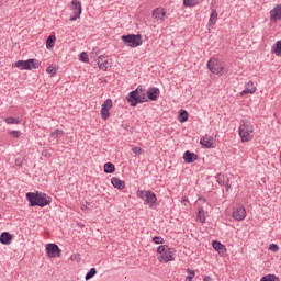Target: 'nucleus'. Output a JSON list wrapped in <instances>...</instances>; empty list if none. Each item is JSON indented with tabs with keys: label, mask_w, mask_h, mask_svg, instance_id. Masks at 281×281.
Masks as SVG:
<instances>
[{
	"label": "nucleus",
	"mask_w": 281,
	"mask_h": 281,
	"mask_svg": "<svg viewBox=\"0 0 281 281\" xmlns=\"http://www.w3.org/2000/svg\"><path fill=\"white\" fill-rule=\"evenodd\" d=\"M212 247L215 249V251H218L221 256H225L227 249L225 248V245L221 244V241H212Z\"/></svg>",
	"instance_id": "16"
},
{
	"label": "nucleus",
	"mask_w": 281,
	"mask_h": 281,
	"mask_svg": "<svg viewBox=\"0 0 281 281\" xmlns=\"http://www.w3.org/2000/svg\"><path fill=\"white\" fill-rule=\"evenodd\" d=\"M56 45V35H49L46 40V47L47 49H52Z\"/></svg>",
	"instance_id": "24"
},
{
	"label": "nucleus",
	"mask_w": 281,
	"mask_h": 281,
	"mask_svg": "<svg viewBox=\"0 0 281 281\" xmlns=\"http://www.w3.org/2000/svg\"><path fill=\"white\" fill-rule=\"evenodd\" d=\"M256 91V86H254V81H249L246 86V88L240 92L241 98L250 93L254 95V92Z\"/></svg>",
	"instance_id": "17"
},
{
	"label": "nucleus",
	"mask_w": 281,
	"mask_h": 281,
	"mask_svg": "<svg viewBox=\"0 0 281 281\" xmlns=\"http://www.w3.org/2000/svg\"><path fill=\"white\" fill-rule=\"evenodd\" d=\"M168 249H170L167 245H162V246H158L157 247V254H164L166 251H168Z\"/></svg>",
	"instance_id": "34"
},
{
	"label": "nucleus",
	"mask_w": 281,
	"mask_h": 281,
	"mask_svg": "<svg viewBox=\"0 0 281 281\" xmlns=\"http://www.w3.org/2000/svg\"><path fill=\"white\" fill-rule=\"evenodd\" d=\"M183 159L186 164H194V161L199 159V156L194 153H191L190 150H187L183 155Z\"/></svg>",
	"instance_id": "15"
},
{
	"label": "nucleus",
	"mask_w": 281,
	"mask_h": 281,
	"mask_svg": "<svg viewBox=\"0 0 281 281\" xmlns=\"http://www.w3.org/2000/svg\"><path fill=\"white\" fill-rule=\"evenodd\" d=\"M279 249H280V247H278L277 244H270V245H269V250H270V251L276 252V251H279Z\"/></svg>",
	"instance_id": "40"
},
{
	"label": "nucleus",
	"mask_w": 281,
	"mask_h": 281,
	"mask_svg": "<svg viewBox=\"0 0 281 281\" xmlns=\"http://www.w3.org/2000/svg\"><path fill=\"white\" fill-rule=\"evenodd\" d=\"M113 108V101L111 99H106L102 106H101V117L102 120H109L111 113L109 112L110 109Z\"/></svg>",
	"instance_id": "10"
},
{
	"label": "nucleus",
	"mask_w": 281,
	"mask_h": 281,
	"mask_svg": "<svg viewBox=\"0 0 281 281\" xmlns=\"http://www.w3.org/2000/svg\"><path fill=\"white\" fill-rule=\"evenodd\" d=\"M38 61L35 59H27V60H18L14 64V67L22 70H32V69H38Z\"/></svg>",
	"instance_id": "6"
},
{
	"label": "nucleus",
	"mask_w": 281,
	"mask_h": 281,
	"mask_svg": "<svg viewBox=\"0 0 281 281\" xmlns=\"http://www.w3.org/2000/svg\"><path fill=\"white\" fill-rule=\"evenodd\" d=\"M95 273H98V270H95V268H91V269L87 272V274H86V277H85V280H87V281L91 280V278H93V277L95 276Z\"/></svg>",
	"instance_id": "30"
},
{
	"label": "nucleus",
	"mask_w": 281,
	"mask_h": 281,
	"mask_svg": "<svg viewBox=\"0 0 281 281\" xmlns=\"http://www.w3.org/2000/svg\"><path fill=\"white\" fill-rule=\"evenodd\" d=\"M15 166H21V160L16 159L15 160Z\"/></svg>",
	"instance_id": "44"
},
{
	"label": "nucleus",
	"mask_w": 281,
	"mask_h": 281,
	"mask_svg": "<svg viewBox=\"0 0 281 281\" xmlns=\"http://www.w3.org/2000/svg\"><path fill=\"white\" fill-rule=\"evenodd\" d=\"M247 216V211L244 206H237L233 210V218L235 221H245V217Z\"/></svg>",
	"instance_id": "12"
},
{
	"label": "nucleus",
	"mask_w": 281,
	"mask_h": 281,
	"mask_svg": "<svg viewBox=\"0 0 281 281\" xmlns=\"http://www.w3.org/2000/svg\"><path fill=\"white\" fill-rule=\"evenodd\" d=\"M239 136L241 142H251L254 139V124L247 120H243L239 125Z\"/></svg>",
	"instance_id": "3"
},
{
	"label": "nucleus",
	"mask_w": 281,
	"mask_h": 281,
	"mask_svg": "<svg viewBox=\"0 0 281 281\" xmlns=\"http://www.w3.org/2000/svg\"><path fill=\"white\" fill-rule=\"evenodd\" d=\"M153 241L156 244V245H164V239L159 236H156L153 238Z\"/></svg>",
	"instance_id": "39"
},
{
	"label": "nucleus",
	"mask_w": 281,
	"mask_h": 281,
	"mask_svg": "<svg viewBox=\"0 0 281 281\" xmlns=\"http://www.w3.org/2000/svg\"><path fill=\"white\" fill-rule=\"evenodd\" d=\"M132 150L135 155H142V153H144V149H142V147H134Z\"/></svg>",
	"instance_id": "42"
},
{
	"label": "nucleus",
	"mask_w": 281,
	"mask_h": 281,
	"mask_svg": "<svg viewBox=\"0 0 281 281\" xmlns=\"http://www.w3.org/2000/svg\"><path fill=\"white\" fill-rule=\"evenodd\" d=\"M270 21H272L273 23H277L278 21H281V4H277L270 11Z\"/></svg>",
	"instance_id": "14"
},
{
	"label": "nucleus",
	"mask_w": 281,
	"mask_h": 281,
	"mask_svg": "<svg viewBox=\"0 0 281 281\" xmlns=\"http://www.w3.org/2000/svg\"><path fill=\"white\" fill-rule=\"evenodd\" d=\"M175 249L169 248L168 250H165V252H161L158 256L159 262H171V260H175Z\"/></svg>",
	"instance_id": "11"
},
{
	"label": "nucleus",
	"mask_w": 281,
	"mask_h": 281,
	"mask_svg": "<svg viewBox=\"0 0 281 281\" xmlns=\"http://www.w3.org/2000/svg\"><path fill=\"white\" fill-rule=\"evenodd\" d=\"M260 281H280V278L276 277L274 274H267L262 277Z\"/></svg>",
	"instance_id": "31"
},
{
	"label": "nucleus",
	"mask_w": 281,
	"mask_h": 281,
	"mask_svg": "<svg viewBox=\"0 0 281 281\" xmlns=\"http://www.w3.org/2000/svg\"><path fill=\"white\" fill-rule=\"evenodd\" d=\"M147 92L143 87H138L126 97L127 102H130L131 106H135L137 104H143V102H148L146 99Z\"/></svg>",
	"instance_id": "1"
},
{
	"label": "nucleus",
	"mask_w": 281,
	"mask_h": 281,
	"mask_svg": "<svg viewBox=\"0 0 281 281\" xmlns=\"http://www.w3.org/2000/svg\"><path fill=\"white\" fill-rule=\"evenodd\" d=\"M200 144L204 146V148H216V140L212 136H203L200 139Z\"/></svg>",
	"instance_id": "13"
},
{
	"label": "nucleus",
	"mask_w": 281,
	"mask_h": 281,
	"mask_svg": "<svg viewBox=\"0 0 281 281\" xmlns=\"http://www.w3.org/2000/svg\"><path fill=\"white\" fill-rule=\"evenodd\" d=\"M121 41L126 47H139L143 43L140 34L122 35Z\"/></svg>",
	"instance_id": "5"
},
{
	"label": "nucleus",
	"mask_w": 281,
	"mask_h": 281,
	"mask_svg": "<svg viewBox=\"0 0 281 281\" xmlns=\"http://www.w3.org/2000/svg\"><path fill=\"white\" fill-rule=\"evenodd\" d=\"M203 281H212V278L210 276L204 277Z\"/></svg>",
	"instance_id": "43"
},
{
	"label": "nucleus",
	"mask_w": 281,
	"mask_h": 281,
	"mask_svg": "<svg viewBox=\"0 0 281 281\" xmlns=\"http://www.w3.org/2000/svg\"><path fill=\"white\" fill-rule=\"evenodd\" d=\"M207 67L211 74H216V75L223 74V69H225V65L216 58H211L207 61Z\"/></svg>",
	"instance_id": "7"
},
{
	"label": "nucleus",
	"mask_w": 281,
	"mask_h": 281,
	"mask_svg": "<svg viewBox=\"0 0 281 281\" xmlns=\"http://www.w3.org/2000/svg\"><path fill=\"white\" fill-rule=\"evenodd\" d=\"M104 172L106 175H113V172H115V165H113L112 162H106L104 165Z\"/></svg>",
	"instance_id": "25"
},
{
	"label": "nucleus",
	"mask_w": 281,
	"mask_h": 281,
	"mask_svg": "<svg viewBox=\"0 0 281 281\" xmlns=\"http://www.w3.org/2000/svg\"><path fill=\"white\" fill-rule=\"evenodd\" d=\"M186 202H188V199L182 198V203H186Z\"/></svg>",
	"instance_id": "45"
},
{
	"label": "nucleus",
	"mask_w": 281,
	"mask_h": 281,
	"mask_svg": "<svg viewBox=\"0 0 281 281\" xmlns=\"http://www.w3.org/2000/svg\"><path fill=\"white\" fill-rule=\"evenodd\" d=\"M217 183H220L221 186H225V183H227V181H225V176L217 175Z\"/></svg>",
	"instance_id": "37"
},
{
	"label": "nucleus",
	"mask_w": 281,
	"mask_h": 281,
	"mask_svg": "<svg viewBox=\"0 0 281 281\" xmlns=\"http://www.w3.org/2000/svg\"><path fill=\"white\" fill-rule=\"evenodd\" d=\"M183 5H186L187 8H192L196 5V0H183Z\"/></svg>",
	"instance_id": "33"
},
{
	"label": "nucleus",
	"mask_w": 281,
	"mask_h": 281,
	"mask_svg": "<svg viewBox=\"0 0 281 281\" xmlns=\"http://www.w3.org/2000/svg\"><path fill=\"white\" fill-rule=\"evenodd\" d=\"M216 21H218V12H216V9H212L209 25H216Z\"/></svg>",
	"instance_id": "23"
},
{
	"label": "nucleus",
	"mask_w": 281,
	"mask_h": 281,
	"mask_svg": "<svg viewBox=\"0 0 281 281\" xmlns=\"http://www.w3.org/2000/svg\"><path fill=\"white\" fill-rule=\"evenodd\" d=\"M158 93H159L158 88H149L148 91H147L148 100H150L151 102H156Z\"/></svg>",
	"instance_id": "22"
},
{
	"label": "nucleus",
	"mask_w": 281,
	"mask_h": 281,
	"mask_svg": "<svg viewBox=\"0 0 281 281\" xmlns=\"http://www.w3.org/2000/svg\"><path fill=\"white\" fill-rule=\"evenodd\" d=\"M97 64L99 69H102V71H106V69H109V60H106L105 56H100Z\"/></svg>",
	"instance_id": "21"
},
{
	"label": "nucleus",
	"mask_w": 281,
	"mask_h": 281,
	"mask_svg": "<svg viewBox=\"0 0 281 281\" xmlns=\"http://www.w3.org/2000/svg\"><path fill=\"white\" fill-rule=\"evenodd\" d=\"M10 135H12V137H15V139H19V137H21V132H19V131H11Z\"/></svg>",
	"instance_id": "41"
},
{
	"label": "nucleus",
	"mask_w": 281,
	"mask_h": 281,
	"mask_svg": "<svg viewBox=\"0 0 281 281\" xmlns=\"http://www.w3.org/2000/svg\"><path fill=\"white\" fill-rule=\"evenodd\" d=\"M0 243L1 245H12V234L3 232L0 235Z\"/></svg>",
	"instance_id": "18"
},
{
	"label": "nucleus",
	"mask_w": 281,
	"mask_h": 281,
	"mask_svg": "<svg viewBox=\"0 0 281 281\" xmlns=\"http://www.w3.org/2000/svg\"><path fill=\"white\" fill-rule=\"evenodd\" d=\"M179 122L183 124L184 122H188V111L181 110L179 114Z\"/></svg>",
	"instance_id": "29"
},
{
	"label": "nucleus",
	"mask_w": 281,
	"mask_h": 281,
	"mask_svg": "<svg viewBox=\"0 0 281 281\" xmlns=\"http://www.w3.org/2000/svg\"><path fill=\"white\" fill-rule=\"evenodd\" d=\"M272 54H276V56L281 57V41H278L273 46H272Z\"/></svg>",
	"instance_id": "27"
},
{
	"label": "nucleus",
	"mask_w": 281,
	"mask_h": 281,
	"mask_svg": "<svg viewBox=\"0 0 281 281\" xmlns=\"http://www.w3.org/2000/svg\"><path fill=\"white\" fill-rule=\"evenodd\" d=\"M26 199L31 207H36V205L38 207H45V205H49V203H52V201L47 199V194L45 193L29 192L26 193Z\"/></svg>",
	"instance_id": "2"
},
{
	"label": "nucleus",
	"mask_w": 281,
	"mask_h": 281,
	"mask_svg": "<svg viewBox=\"0 0 281 281\" xmlns=\"http://www.w3.org/2000/svg\"><path fill=\"white\" fill-rule=\"evenodd\" d=\"M80 60L82 63H89V55L86 52L81 53L80 54Z\"/></svg>",
	"instance_id": "35"
},
{
	"label": "nucleus",
	"mask_w": 281,
	"mask_h": 281,
	"mask_svg": "<svg viewBox=\"0 0 281 281\" xmlns=\"http://www.w3.org/2000/svg\"><path fill=\"white\" fill-rule=\"evenodd\" d=\"M111 183L114 188H117V190H124L126 188V183L123 180H120V178L113 177L111 179Z\"/></svg>",
	"instance_id": "19"
},
{
	"label": "nucleus",
	"mask_w": 281,
	"mask_h": 281,
	"mask_svg": "<svg viewBox=\"0 0 281 281\" xmlns=\"http://www.w3.org/2000/svg\"><path fill=\"white\" fill-rule=\"evenodd\" d=\"M166 16V11L164 9H155L153 11V18L156 19V21H164V18Z\"/></svg>",
	"instance_id": "20"
},
{
	"label": "nucleus",
	"mask_w": 281,
	"mask_h": 281,
	"mask_svg": "<svg viewBox=\"0 0 281 281\" xmlns=\"http://www.w3.org/2000/svg\"><path fill=\"white\" fill-rule=\"evenodd\" d=\"M136 196L142 199L144 205H148L151 210L157 205V195L151 191L138 190Z\"/></svg>",
	"instance_id": "4"
},
{
	"label": "nucleus",
	"mask_w": 281,
	"mask_h": 281,
	"mask_svg": "<svg viewBox=\"0 0 281 281\" xmlns=\"http://www.w3.org/2000/svg\"><path fill=\"white\" fill-rule=\"evenodd\" d=\"M71 10L74 12V15L69 18V21H78L80 18V14H82V3L78 0H72L71 3Z\"/></svg>",
	"instance_id": "8"
},
{
	"label": "nucleus",
	"mask_w": 281,
	"mask_h": 281,
	"mask_svg": "<svg viewBox=\"0 0 281 281\" xmlns=\"http://www.w3.org/2000/svg\"><path fill=\"white\" fill-rule=\"evenodd\" d=\"M60 254L63 250L56 244H47L46 245V256L48 258H60Z\"/></svg>",
	"instance_id": "9"
},
{
	"label": "nucleus",
	"mask_w": 281,
	"mask_h": 281,
	"mask_svg": "<svg viewBox=\"0 0 281 281\" xmlns=\"http://www.w3.org/2000/svg\"><path fill=\"white\" fill-rule=\"evenodd\" d=\"M70 260H72L75 262H80L82 260V257H80V254H75V255L70 256Z\"/></svg>",
	"instance_id": "38"
},
{
	"label": "nucleus",
	"mask_w": 281,
	"mask_h": 281,
	"mask_svg": "<svg viewBox=\"0 0 281 281\" xmlns=\"http://www.w3.org/2000/svg\"><path fill=\"white\" fill-rule=\"evenodd\" d=\"M5 123L7 124H21V120L14 119V117H7Z\"/></svg>",
	"instance_id": "32"
},
{
	"label": "nucleus",
	"mask_w": 281,
	"mask_h": 281,
	"mask_svg": "<svg viewBox=\"0 0 281 281\" xmlns=\"http://www.w3.org/2000/svg\"><path fill=\"white\" fill-rule=\"evenodd\" d=\"M46 71H47L48 74H50L52 78H54V76H56V68H54V66H48V67L46 68Z\"/></svg>",
	"instance_id": "36"
},
{
	"label": "nucleus",
	"mask_w": 281,
	"mask_h": 281,
	"mask_svg": "<svg viewBox=\"0 0 281 281\" xmlns=\"http://www.w3.org/2000/svg\"><path fill=\"white\" fill-rule=\"evenodd\" d=\"M64 135H65V131L63 130H55L50 132V137H53V139H60V137H63Z\"/></svg>",
	"instance_id": "26"
},
{
	"label": "nucleus",
	"mask_w": 281,
	"mask_h": 281,
	"mask_svg": "<svg viewBox=\"0 0 281 281\" xmlns=\"http://www.w3.org/2000/svg\"><path fill=\"white\" fill-rule=\"evenodd\" d=\"M196 221H199L200 223H205V211L203 210V207H200L196 214Z\"/></svg>",
	"instance_id": "28"
}]
</instances>
